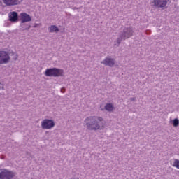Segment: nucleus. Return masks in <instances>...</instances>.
<instances>
[{
	"label": "nucleus",
	"mask_w": 179,
	"mask_h": 179,
	"mask_svg": "<svg viewBox=\"0 0 179 179\" xmlns=\"http://www.w3.org/2000/svg\"><path fill=\"white\" fill-rule=\"evenodd\" d=\"M88 129H99L103 124V118L98 117H90L85 120Z\"/></svg>",
	"instance_id": "nucleus-1"
},
{
	"label": "nucleus",
	"mask_w": 179,
	"mask_h": 179,
	"mask_svg": "<svg viewBox=\"0 0 179 179\" xmlns=\"http://www.w3.org/2000/svg\"><path fill=\"white\" fill-rule=\"evenodd\" d=\"M64 73V71L58 69H48L45 71V75L46 76H62V74Z\"/></svg>",
	"instance_id": "nucleus-2"
},
{
	"label": "nucleus",
	"mask_w": 179,
	"mask_h": 179,
	"mask_svg": "<svg viewBox=\"0 0 179 179\" xmlns=\"http://www.w3.org/2000/svg\"><path fill=\"white\" fill-rule=\"evenodd\" d=\"M10 61V57H9V53L6 51H0V64H8Z\"/></svg>",
	"instance_id": "nucleus-3"
},
{
	"label": "nucleus",
	"mask_w": 179,
	"mask_h": 179,
	"mask_svg": "<svg viewBox=\"0 0 179 179\" xmlns=\"http://www.w3.org/2000/svg\"><path fill=\"white\" fill-rule=\"evenodd\" d=\"M55 125V123H54V121L45 119L41 122V127L43 129H51V128H53V127Z\"/></svg>",
	"instance_id": "nucleus-4"
},
{
	"label": "nucleus",
	"mask_w": 179,
	"mask_h": 179,
	"mask_svg": "<svg viewBox=\"0 0 179 179\" xmlns=\"http://www.w3.org/2000/svg\"><path fill=\"white\" fill-rule=\"evenodd\" d=\"M15 177V173L9 171L8 170H3L0 173V179H10Z\"/></svg>",
	"instance_id": "nucleus-5"
},
{
	"label": "nucleus",
	"mask_w": 179,
	"mask_h": 179,
	"mask_svg": "<svg viewBox=\"0 0 179 179\" xmlns=\"http://www.w3.org/2000/svg\"><path fill=\"white\" fill-rule=\"evenodd\" d=\"M20 17L22 23H27V22H31V17L26 13H20Z\"/></svg>",
	"instance_id": "nucleus-6"
},
{
	"label": "nucleus",
	"mask_w": 179,
	"mask_h": 179,
	"mask_svg": "<svg viewBox=\"0 0 179 179\" xmlns=\"http://www.w3.org/2000/svg\"><path fill=\"white\" fill-rule=\"evenodd\" d=\"M169 0H155L154 3L157 8H164Z\"/></svg>",
	"instance_id": "nucleus-7"
},
{
	"label": "nucleus",
	"mask_w": 179,
	"mask_h": 179,
	"mask_svg": "<svg viewBox=\"0 0 179 179\" xmlns=\"http://www.w3.org/2000/svg\"><path fill=\"white\" fill-rule=\"evenodd\" d=\"M8 17H9L10 22H17V19H18L17 13H16V11L10 12L8 14Z\"/></svg>",
	"instance_id": "nucleus-8"
},
{
	"label": "nucleus",
	"mask_w": 179,
	"mask_h": 179,
	"mask_svg": "<svg viewBox=\"0 0 179 179\" xmlns=\"http://www.w3.org/2000/svg\"><path fill=\"white\" fill-rule=\"evenodd\" d=\"M3 2L6 6H15L19 3V0H3Z\"/></svg>",
	"instance_id": "nucleus-9"
},
{
	"label": "nucleus",
	"mask_w": 179,
	"mask_h": 179,
	"mask_svg": "<svg viewBox=\"0 0 179 179\" xmlns=\"http://www.w3.org/2000/svg\"><path fill=\"white\" fill-rule=\"evenodd\" d=\"M132 33L133 31L131 28H127L124 29V36H123L124 40H125V38H129V37L132 36Z\"/></svg>",
	"instance_id": "nucleus-10"
},
{
	"label": "nucleus",
	"mask_w": 179,
	"mask_h": 179,
	"mask_svg": "<svg viewBox=\"0 0 179 179\" xmlns=\"http://www.w3.org/2000/svg\"><path fill=\"white\" fill-rule=\"evenodd\" d=\"M101 64L108 65V66H113V65H114V60L113 59L106 58L104 61L101 62Z\"/></svg>",
	"instance_id": "nucleus-11"
},
{
	"label": "nucleus",
	"mask_w": 179,
	"mask_h": 179,
	"mask_svg": "<svg viewBox=\"0 0 179 179\" xmlns=\"http://www.w3.org/2000/svg\"><path fill=\"white\" fill-rule=\"evenodd\" d=\"M105 109L107 111H113V110H114V106H113V104H111V103H108L105 106Z\"/></svg>",
	"instance_id": "nucleus-12"
},
{
	"label": "nucleus",
	"mask_w": 179,
	"mask_h": 179,
	"mask_svg": "<svg viewBox=\"0 0 179 179\" xmlns=\"http://www.w3.org/2000/svg\"><path fill=\"white\" fill-rule=\"evenodd\" d=\"M49 30H50V33H54V31H58L59 29H58V27H57V26L52 25L49 28Z\"/></svg>",
	"instance_id": "nucleus-13"
},
{
	"label": "nucleus",
	"mask_w": 179,
	"mask_h": 179,
	"mask_svg": "<svg viewBox=\"0 0 179 179\" xmlns=\"http://www.w3.org/2000/svg\"><path fill=\"white\" fill-rule=\"evenodd\" d=\"M173 166L176 167V169H179V160L178 159H175L173 162Z\"/></svg>",
	"instance_id": "nucleus-14"
},
{
	"label": "nucleus",
	"mask_w": 179,
	"mask_h": 179,
	"mask_svg": "<svg viewBox=\"0 0 179 179\" xmlns=\"http://www.w3.org/2000/svg\"><path fill=\"white\" fill-rule=\"evenodd\" d=\"M179 121L178 119L173 120V127H178Z\"/></svg>",
	"instance_id": "nucleus-15"
},
{
	"label": "nucleus",
	"mask_w": 179,
	"mask_h": 179,
	"mask_svg": "<svg viewBox=\"0 0 179 179\" xmlns=\"http://www.w3.org/2000/svg\"><path fill=\"white\" fill-rule=\"evenodd\" d=\"M14 55L15 57H14V59L16 60L17 59V55H16V53H14Z\"/></svg>",
	"instance_id": "nucleus-16"
},
{
	"label": "nucleus",
	"mask_w": 179,
	"mask_h": 179,
	"mask_svg": "<svg viewBox=\"0 0 179 179\" xmlns=\"http://www.w3.org/2000/svg\"><path fill=\"white\" fill-rule=\"evenodd\" d=\"M61 92H62V93H65V89L62 88V89H61Z\"/></svg>",
	"instance_id": "nucleus-17"
},
{
	"label": "nucleus",
	"mask_w": 179,
	"mask_h": 179,
	"mask_svg": "<svg viewBox=\"0 0 179 179\" xmlns=\"http://www.w3.org/2000/svg\"><path fill=\"white\" fill-rule=\"evenodd\" d=\"M117 43H118V44H120V43H121V41L118 40Z\"/></svg>",
	"instance_id": "nucleus-18"
}]
</instances>
